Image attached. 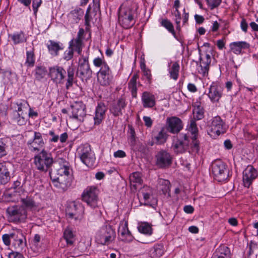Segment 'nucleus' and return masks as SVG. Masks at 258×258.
I'll return each mask as SVG.
<instances>
[{
    "label": "nucleus",
    "mask_w": 258,
    "mask_h": 258,
    "mask_svg": "<svg viewBox=\"0 0 258 258\" xmlns=\"http://www.w3.org/2000/svg\"><path fill=\"white\" fill-rule=\"evenodd\" d=\"M74 51L69 46L68 50L64 52L63 58L65 60H69L72 59L74 55Z\"/></svg>",
    "instance_id": "53"
},
{
    "label": "nucleus",
    "mask_w": 258,
    "mask_h": 258,
    "mask_svg": "<svg viewBox=\"0 0 258 258\" xmlns=\"http://www.w3.org/2000/svg\"><path fill=\"white\" fill-rule=\"evenodd\" d=\"M47 47L49 53L53 56L58 55V51L62 50L63 45L60 42L49 40L47 44Z\"/></svg>",
    "instance_id": "29"
},
{
    "label": "nucleus",
    "mask_w": 258,
    "mask_h": 258,
    "mask_svg": "<svg viewBox=\"0 0 258 258\" xmlns=\"http://www.w3.org/2000/svg\"><path fill=\"white\" fill-rule=\"evenodd\" d=\"M166 128L172 134L178 133L183 128L182 120L176 116L167 117L166 121Z\"/></svg>",
    "instance_id": "15"
},
{
    "label": "nucleus",
    "mask_w": 258,
    "mask_h": 258,
    "mask_svg": "<svg viewBox=\"0 0 258 258\" xmlns=\"http://www.w3.org/2000/svg\"><path fill=\"white\" fill-rule=\"evenodd\" d=\"M139 76L138 74H135L131 78L128 83V88L132 92L133 96L135 97L137 93V83Z\"/></svg>",
    "instance_id": "38"
},
{
    "label": "nucleus",
    "mask_w": 258,
    "mask_h": 258,
    "mask_svg": "<svg viewBox=\"0 0 258 258\" xmlns=\"http://www.w3.org/2000/svg\"><path fill=\"white\" fill-rule=\"evenodd\" d=\"M116 232L114 229L109 225L102 226L95 236L96 242L102 245H108L115 240Z\"/></svg>",
    "instance_id": "3"
},
{
    "label": "nucleus",
    "mask_w": 258,
    "mask_h": 258,
    "mask_svg": "<svg viewBox=\"0 0 258 258\" xmlns=\"http://www.w3.org/2000/svg\"><path fill=\"white\" fill-rule=\"evenodd\" d=\"M10 180V173L6 163H0V183L5 184Z\"/></svg>",
    "instance_id": "32"
},
{
    "label": "nucleus",
    "mask_w": 258,
    "mask_h": 258,
    "mask_svg": "<svg viewBox=\"0 0 258 258\" xmlns=\"http://www.w3.org/2000/svg\"><path fill=\"white\" fill-rule=\"evenodd\" d=\"M85 36V31L83 28H80L76 38L73 39L69 42V46L74 51L81 55L82 49L84 46L83 39Z\"/></svg>",
    "instance_id": "14"
},
{
    "label": "nucleus",
    "mask_w": 258,
    "mask_h": 258,
    "mask_svg": "<svg viewBox=\"0 0 258 258\" xmlns=\"http://www.w3.org/2000/svg\"><path fill=\"white\" fill-rule=\"evenodd\" d=\"M46 74V72L44 68L38 67L35 71V77L38 80H40L43 78Z\"/></svg>",
    "instance_id": "49"
},
{
    "label": "nucleus",
    "mask_w": 258,
    "mask_h": 258,
    "mask_svg": "<svg viewBox=\"0 0 258 258\" xmlns=\"http://www.w3.org/2000/svg\"><path fill=\"white\" fill-rule=\"evenodd\" d=\"M44 142L41 134L39 132H35L33 139L30 140L27 143L29 149L34 152H38L43 149Z\"/></svg>",
    "instance_id": "17"
},
{
    "label": "nucleus",
    "mask_w": 258,
    "mask_h": 258,
    "mask_svg": "<svg viewBox=\"0 0 258 258\" xmlns=\"http://www.w3.org/2000/svg\"><path fill=\"white\" fill-rule=\"evenodd\" d=\"M84 209L81 204L75 202L70 204L67 210L68 217L75 220H81L84 215Z\"/></svg>",
    "instance_id": "12"
},
{
    "label": "nucleus",
    "mask_w": 258,
    "mask_h": 258,
    "mask_svg": "<svg viewBox=\"0 0 258 258\" xmlns=\"http://www.w3.org/2000/svg\"><path fill=\"white\" fill-rule=\"evenodd\" d=\"M240 28L241 30L245 33L247 32L248 28V24L245 19L243 18L240 22Z\"/></svg>",
    "instance_id": "60"
},
{
    "label": "nucleus",
    "mask_w": 258,
    "mask_h": 258,
    "mask_svg": "<svg viewBox=\"0 0 258 258\" xmlns=\"http://www.w3.org/2000/svg\"><path fill=\"white\" fill-rule=\"evenodd\" d=\"M78 155L82 162L87 167L94 166L96 160L95 155L89 145H81L78 149Z\"/></svg>",
    "instance_id": "6"
},
{
    "label": "nucleus",
    "mask_w": 258,
    "mask_h": 258,
    "mask_svg": "<svg viewBox=\"0 0 258 258\" xmlns=\"http://www.w3.org/2000/svg\"><path fill=\"white\" fill-rule=\"evenodd\" d=\"M212 171L216 180L221 182L228 176V171L226 165L220 160L214 161L212 164Z\"/></svg>",
    "instance_id": "9"
},
{
    "label": "nucleus",
    "mask_w": 258,
    "mask_h": 258,
    "mask_svg": "<svg viewBox=\"0 0 258 258\" xmlns=\"http://www.w3.org/2000/svg\"><path fill=\"white\" fill-rule=\"evenodd\" d=\"M53 162L51 155L44 149L34 156V163L37 169L40 171H47Z\"/></svg>",
    "instance_id": "5"
},
{
    "label": "nucleus",
    "mask_w": 258,
    "mask_h": 258,
    "mask_svg": "<svg viewBox=\"0 0 258 258\" xmlns=\"http://www.w3.org/2000/svg\"><path fill=\"white\" fill-rule=\"evenodd\" d=\"M226 128L224 121L219 116L214 117L208 125V134L216 138L226 132Z\"/></svg>",
    "instance_id": "7"
},
{
    "label": "nucleus",
    "mask_w": 258,
    "mask_h": 258,
    "mask_svg": "<svg viewBox=\"0 0 258 258\" xmlns=\"http://www.w3.org/2000/svg\"><path fill=\"white\" fill-rule=\"evenodd\" d=\"M223 88L217 83H213L209 88L207 95L213 103L218 102L223 95Z\"/></svg>",
    "instance_id": "18"
},
{
    "label": "nucleus",
    "mask_w": 258,
    "mask_h": 258,
    "mask_svg": "<svg viewBox=\"0 0 258 258\" xmlns=\"http://www.w3.org/2000/svg\"><path fill=\"white\" fill-rule=\"evenodd\" d=\"M188 130L191 133L192 136L189 137V139L192 141L193 146L191 144V147L196 152H198L199 150V142L197 140V134L198 132V130L197 126L196 123L194 120L190 121L189 125L188 126Z\"/></svg>",
    "instance_id": "24"
},
{
    "label": "nucleus",
    "mask_w": 258,
    "mask_h": 258,
    "mask_svg": "<svg viewBox=\"0 0 258 258\" xmlns=\"http://www.w3.org/2000/svg\"><path fill=\"white\" fill-rule=\"evenodd\" d=\"M138 9V4L132 1H126L121 5L118 12V21L122 27L128 29L135 25Z\"/></svg>",
    "instance_id": "2"
},
{
    "label": "nucleus",
    "mask_w": 258,
    "mask_h": 258,
    "mask_svg": "<svg viewBox=\"0 0 258 258\" xmlns=\"http://www.w3.org/2000/svg\"><path fill=\"white\" fill-rule=\"evenodd\" d=\"M83 14V10L80 8H77L70 12L68 15V18L71 23H77L81 20Z\"/></svg>",
    "instance_id": "30"
},
{
    "label": "nucleus",
    "mask_w": 258,
    "mask_h": 258,
    "mask_svg": "<svg viewBox=\"0 0 258 258\" xmlns=\"http://www.w3.org/2000/svg\"><path fill=\"white\" fill-rule=\"evenodd\" d=\"M107 110L106 107L103 103H99L95 109L94 116V124L98 125L101 123L105 117V112Z\"/></svg>",
    "instance_id": "23"
},
{
    "label": "nucleus",
    "mask_w": 258,
    "mask_h": 258,
    "mask_svg": "<svg viewBox=\"0 0 258 258\" xmlns=\"http://www.w3.org/2000/svg\"><path fill=\"white\" fill-rule=\"evenodd\" d=\"M142 195L145 205H150L152 203L156 202V201L153 198L152 191L150 187L144 186L142 191Z\"/></svg>",
    "instance_id": "33"
},
{
    "label": "nucleus",
    "mask_w": 258,
    "mask_h": 258,
    "mask_svg": "<svg viewBox=\"0 0 258 258\" xmlns=\"http://www.w3.org/2000/svg\"><path fill=\"white\" fill-rule=\"evenodd\" d=\"M63 237L66 239L67 244L72 245L74 241V234L70 229H66L63 233Z\"/></svg>",
    "instance_id": "45"
},
{
    "label": "nucleus",
    "mask_w": 258,
    "mask_h": 258,
    "mask_svg": "<svg viewBox=\"0 0 258 258\" xmlns=\"http://www.w3.org/2000/svg\"><path fill=\"white\" fill-rule=\"evenodd\" d=\"M49 135L52 137V138L50 140L51 142H57L59 140V136L55 134L53 130L49 131Z\"/></svg>",
    "instance_id": "61"
},
{
    "label": "nucleus",
    "mask_w": 258,
    "mask_h": 258,
    "mask_svg": "<svg viewBox=\"0 0 258 258\" xmlns=\"http://www.w3.org/2000/svg\"><path fill=\"white\" fill-rule=\"evenodd\" d=\"M193 116L195 120H200L204 117V110L200 106L195 107L193 110Z\"/></svg>",
    "instance_id": "46"
},
{
    "label": "nucleus",
    "mask_w": 258,
    "mask_h": 258,
    "mask_svg": "<svg viewBox=\"0 0 258 258\" xmlns=\"http://www.w3.org/2000/svg\"><path fill=\"white\" fill-rule=\"evenodd\" d=\"M115 158H124L126 156V153L122 150H118L113 153Z\"/></svg>",
    "instance_id": "59"
},
{
    "label": "nucleus",
    "mask_w": 258,
    "mask_h": 258,
    "mask_svg": "<svg viewBox=\"0 0 258 258\" xmlns=\"http://www.w3.org/2000/svg\"><path fill=\"white\" fill-rule=\"evenodd\" d=\"M85 25L89 28L90 26V23L91 20V18L90 16V10L89 9H88L86 11L85 16Z\"/></svg>",
    "instance_id": "57"
},
{
    "label": "nucleus",
    "mask_w": 258,
    "mask_h": 258,
    "mask_svg": "<svg viewBox=\"0 0 258 258\" xmlns=\"http://www.w3.org/2000/svg\"><path fill=\"white\" fill-rule=\"evenodd\" d=\"M97 81L103 86H107L110 84L113 76L110 68L104 70H99L97 73Z\"/></svg>",
    "instance_id": "20"
},
{
    "label": "nucleus",
    "mask_w": 258,
    "mask_h": 258,
    "mask_svg": "<svg viewBox=\"0 0 258 258\" xmlns=\"http://www.w3.org/2000/svg\"><path fill=\"white\" fill-rule=\"evenodd\" d=\"M164 252V249L163 244H159L155 245L152 251L151 252V255L153 257H161L163 255Z\"/></svg>",
    "instance_id": "40"
},
{
    "label": "nucleus",
    "mask_w": 258,
    "mask_h": 258,
    "mask_svg": "<svg viewBox=\"0 0 258 258\" xmlns=\"http://www.w3.org/2000/svg\"><path fill=\"white\" fill-rule=\"evenodd\" d=\"M99 194V189L96 186H88L82 194V200L91 208L95 209L98 206Z\"/></svg>",
    "instance_id": "4"
},
{
    "label": "nucleus",
    "mask_w": 258,
    "mask_h": 258,
    "mask_svg": "<svg viewBox=\"0 0 258 258\" xmlns=\"http://www.w3.org/2000/svg\"><path fill=\"white\" fill-rule=\"evenodd\" d=\"M16 187H14L9 189L4 193L5 200L7 202H13L16 197Z\"/></svg>",
    "instance_id": "43"
},
{
    "label": "nucleus",
    "mask_w": 258,
    "mask_h": 258,
    "mask_svg": "<svg viewBox=\"0 0 258 258\" xmlns=\"http://www.w3.org/2000/svg\"><path fill=\"white\" fill-rule=\"evenodd\" d=\"M72 118L79 121H84L86 115V106L82 101H75L71 106Z\"/></svg>",
    "instance_id": "11"
},
{
    "label": "nucleus",
    "mask_w": 258,
    "mask_h": 258,
    "mask_svg": "<svg viewBox=\"0 0 258 258\" xmlns=\"http://www.w3.org/2000/svg\"><path fill=\"white\" fill-rule=\"evenodd\" d=\"M93 65L96 68H100L99 70H104L109 68V66L104 59V57H95L93 60Z\"/></svg>",
    "instance_id": "36"
},
{
    "label": "nucleus",
    "mask_w": 258,
    "mask_h": 258,
    "mask_svg": "<svg viewBox=\"0 0 258 258\" xmlns=\"http://www.w3.org/2000/svg\"><path fill=\"white\" fill-rule=\"evenodd\" d=\"M14 236V233H11V234H5L3 235L2 239L3 240L4 243L6 245H9L10 244L11 241L10 239L11 238H13Z\"/></svg>",
    "instance_id": "52"
},
{
    "label": "nucleus",
    "mask_w": 258,
    "mask_h": 258,
    "mask_svg": "<svg viewBox=\"0 0 258 258\" xmlns=\"http://www.w3.org/2000/svg\"><path fill=\"white\" fill-rule=\"evenodd\" d=\"M41 3V0H33L32 7L35 13L37 12L38 9L40 6Z\"/></svg>",
    "instance_id": "58"
},
{
    "label": "nucleus",
    "mask_w": 258,
    "mask_h": 258,
    "mask_svg": "<svg viewBox=\"0 0 258 258\" xmlns=\"http://www.w3.org/2000/svg\"><path fill=\"white\" fill-rule=\"evenodd\" d=\"M143 120L145 122V125L148 127H150L153 124V121L150 117L144 116L143 117Z\"/></svg>",
    "instance_id": "62"
},
{
    "label": "nucleus",
    "mask_w": 258,
    "mask_h": 258,
    "mask_svg": "<svg viewBox=\"0 0 258 258\" xmlns=\"http://www.w3.org/2000/svg\"><path fill=\"white\" fill-rule=\"evenodd\" d=\"M170 183L169 180L164 179H159L156 186L157 189L159 191H162L164 195H169L170 189Z\"/></svg>",
    "instance_id": "31"
},
{
    "label": "nucleus",
    "mask_w": 258,
    "mask_h": 258,
    "mask_svg": "<svg viewBox=\"0 0 258 258\" xmlns=\"http://www.w3.org/2000/svg\"><path fill=\"white\" fill-rule=\"evenodd\" d=\"M179 69L180 66L177 61L171 62L169 65L168 69L170 78L174 80H177L179 76Z\"/></svg>",
    "instance_id": "35"
},
{
    "label": "nucleus",
    "mask_w": 258,
    "mask_h": 258,
    "mask_svg": "<svg viewBox=\"0 0 258 258\" xmlns=\"http://www.w3.org/2000/svg\"><path fill=\"white\" fill-rule=\"evenodd\" d=\"M172 162L170 154L165 151H160L156 155V164L160 168L169 166Z\"/></svg>",
    "instance_id": "19"
},
{
    "label": "nucleus",
    "mask_w": 258,
    "mask_h": 258,
    "mask_svg": "<svg viewBox=\"0 0 258 258\" xmlns=\"http://www.w3.org/2000/svg\"><path fill=\"white\" fill-rule=\"evenodd\" d=\"M216 252L219 253L218 258H225L230 256V251L229 248L224 245L220 246L217 250Z\"/></svg>",
    "instance_id": "42"
},
{
    "label": "nucleus",
    "mask_w": 258,
    "mask_h": 258,
    "mask_svg": "<svg viewBox=\"0 0 258 258\" xmlns=\"http://www.w3.org/2000/svg\"><path fill=\"white\" fill-rule=\"evenodd\" d=\"M7 155L5 144L0 140V158Z\"/></svg>",
    "instance_id": "55"
},
{
    "label": "nucleus",
    "mask_w": 258,
    "mask_h": 258,
    "mask_svg": "<svg viewBox=\"0 0 258 258\" xmlns=\"http://www.w3.org/2000/svg\"><path fill=\"white\" fill-rule=\"evenodd\" d=\"M141 69L143 72V78L144 80H146L148 83H151L152 80V75L150 70L147 69L144 64L141 66Z\"/></svg>",
    "instance_id": "48"
},
{
    "label": "nucleus",
    "mask_w": 258,
    "mask_h": 258,
    "mask_svg": "<svg viewBox=\"0 0 258 258\" xmlns=\"http://www.w3.org/2000/svg\"><path fill=\"white\" fill-rule=\"evenodd\" d=\"M27 108L26 107H24L22 106V104H20V107H18V111L19 112L18 115L20 116H22V118L23 119H24L25 116L26 115L27 112H26Z\"/></svg>",
    "instance_id": "54"
},
{
    "label": "nucleus",
    "mask_w": 258,
    "mask_h": 258,
    "mask_svg": "<svg viewBox=\"0 0 258 258\" xmlns=\"http://www.w3.org/2000/svg\"><path fill=\"white\" fill-rule=\"evenodd\" d=\"M125 100L120 97L115 100L110 105V111L114 116H118L122 114V110L126 106Z\"/></svg>",
    "instance_id": "22"
},
{
    "label": "nucleus",
    "mask_w": 258,
    "mask_h": 258,
    "mask_svg": "<svg viewBox=\"0 0 258 258\" xmlns=\"http://www.w3.org/2000/svg\"><path fill=\"white\" fill-rule=\"evenodd\" d=\"M183 210L186 213L191 214L194 211V208L190 205H187L184 206Z\"/></svg>",
    "instance_id": "63"
},
{
    "label": "nucleus",
    "mask_w": 258,
    "mask_h": 258,
    "mask_svg": "<svg viewBox=\"0 0 258 258\" xmlns=\"http://www.w3.org/2000/svg\"><path fill=\"white\" fill-rule=\"evenodd\" d=\"M175 22L176 24V30L179 32L181 30V27L180 26L181 17L178 10H175Z\"/></svg>",
    "instance_id": "50"
},
{
    "label": "nucleus",
    "mask_w": 258,
    "mask_h": 258,
    "mask_svg": "<svg viewBox=\"0 0 258 258\" xmlns=\"http://www.w3.org/2000/svg\"><path fill=\"white\" fill-rule=\"evenodd\" d=\"M21 201L23 204L26 207L31 208L35 206V203L34 201L30 198L27 197L26 199L23 198Z\"/></svg>",
    "instance_id": "51"
},
{
    "label": "nucleus",
    "mask_w": 258,
    "mask_h": 258,
    "mask_svg": "<svg viewBox=\"0 0 258 258\" xmlns=\"http://www.w3.org/2000/svg\"><path fill=\"white\" fill-rule=\"evenodd\" d=\"M257 175V170L252 165H248L243 171V185L246 187H249Z\"/></svg>",
    "instance_id": "16"
},
{
    "label": "nucleus",
    "mask_w": 258,
    "mask_h": 258,
    "mask_svg": "<svg viewBox=\"0 0 258 258\" xmlns=\"http://www.w3.org/2000/svg\"><path fill=\"white\" fill-rule=\"evenodd\" d=\"M249 44L246 41L233 42L229 44L230 50L236 55L242 53V50L249 48Z\"/></svg>",
    "instance_id": "25"
},
{
    "label": "nucleus",
    "mask_w": 258,
    "mask_h": 258,
    "mask_svg": "<svg viewBox=\"0 0 258 258\" xmlns=\"http://www.w3.org/2000/svg\"><path fill=\"white\" fill-rule=\"evenodd\" d=\"M118 232L120 239L124 242L129 243L134 240V237L128 230L127 221L120 222Z\"/></svg>",
    "instance_id": "21"
},
{
    "label": "nucleus",
    "mask_w": 258,
    "mask_h": 258,
    "mask_svg": "<svg viewBox=\"0 0 258 258\" xmlns=\"http://www.w3.org/2000/svg\"><path fill=\"white\" fill-rule=\"evenodd\" d=\"M225 42L223 39H219L217 41V46L218 48L222 50L225 47Z\"/></svg>",
    "instance_id": "64"
},
{
    "label": "nucleus",
    "mask_w": 258,
    "mask_h": 258,
    "mask_svg": "<svg viewBox=\"0 0 258 258\" xmlns=\"http://www.w3.org/2000/svg\"><path fill=\"white\" fill-rule=\"evenodd\" d=\"M7 213L9 221L15 222L16 221V207L15 206L8 207Z\"/></svg>",
    "instance_id": "44"
},
{
    "label": "nucleus",
    "mask_w": 258,
    "mask_h": 258,
    "mask_svg": "<svg viewBox=\"0 0 258 258\" xmlns=\"http://www.w3.org/2000/svg\"><path fill=\"white\" fill-rule=\"evenodd\" d=\"M130 186L132 189L137 190L141 187L143 183L141 174L139 172L133 173L130 176Z\"/></svg>",
    "instance_id": "27"
},
{
    "label": "nucleus",
    "mask_w": 258,
    "mask_h": 258,
    "mask_svg": "<svg viewBox=\"0 0 258 258\" xmlns=\"http://www.w3.org/2000/svg\"><path fill=\"white\" fill-rule=\"evenodd\" d=\"M35 61V58L33 50L27 51L25 64L28 67H32L34 66Z\"/></svg>",
    "instance_id": "41"
},
{
    "label": "nucleus",
    "mask_w": 258,
    "mask_h": 258,
    "mask_svg": "<svg viewBox=\"0 0 258 258\" xmlns=\"http://www.w3.org/2000/svg\"><path fill=\"white\" fill-rule=\"evenodd\" d=\"M142 101L143 106L145 108L153 107L155 105V98L154 95L148 92H144L143 93Z\"/></svg>",
    "instance_id": "28"
},
{
    "label": "nucleus",
    "mask_w": 258,
    "mask_h": 258,
    "mask_svg": "<svg viewBox=\"0 0 258 258\" xmlns=\"http://www.w3.org/2000/svg\"><path fill=\"white\" fill-rule=\"evenodd\" d=\"M191 144L193 146L192 141L189 139V137L184 135L180 139L173 141L171 148L176 153H182L189 148L192 152H196L191 148Z\"/></svg>",
    "instance_id": "10"
},
{
    "label": "nucleus",
    "mask_w": 258,
    "mask_h": 258,
    "mask_svg": "<svg viewBox=\"0 0 258 258\" xmlns=\"http://www.w3.org/2000/svg\"><path fill=\"white\" fill-rule=\"evenodd\" d=\"M211 61V56L209 54H207L204 56L201 57L200 62V69L199 70V72L203 76L207 75Z\"/></svg>",
    "instance_id": "26"
},
{
    "label": "nucleus",
    "mask_w": 258,
    "mask_h": 258,
    "mask_svg": "<svg viewBox=\"0 0 258 258\" xmlns=\"http://www.w3.org/2000/svg\"><path fill=\"white\" fill-rule=\"evenodd\" d=\"M17 244L21 246L22 248L26 247V240L25 237L21 234V237H20L18 240H17Z\"/></svg>",
    "instance_id": "56"
},
{
    "label": "nucleus",
    "mask_w": 258,
    "mask_h": 258,
    "mask_svg": "<svg viewBox=\"0 0 258 258\" xmlns=\"http://www.w3.org/2000/svg\"><path fill=\"white\" fill-rule=\"evenodd\" d=\"M75 69L73 65L70 66L67 69L68 79L66 83V88L67 89L72 87L74 79Z\"/></svg>",
    "instance_id": "39"
},
{
    "label": "nucleus",
    "mask_w": 258,
    "mask_h": 258,
    "mask_svg": "<svg viewBox=\"0 0 258 258\" xmlns=\"http://www.w3.org/2000/svg\"><path fill=\"white\" fill-rule=\"evenodd\" d=\"M77 71L82 80H87L92 77L93 72L89 62L88 56H81L79 58Z\"/></svg>",
    "instance_id": "8"
},
{
    "label": "nucleus",
    "mask_w": 258,
    "mask_h": 258,
    "mask_svg": "<svg viewBox=\"0 0 258 258\" xmlns=\"http://www.w3.org/2000/svg\"><path fill=\"white\" fill-rule=\"evenodd\" d=\"M138 229L140 233L147 235H151L153 233L152 225L147 222H139Z\"/></svg>",
    "instance_id": "34"
},
{
    "label": "nucleus",
    "mask_w": 258,
    "mask_h": 258,
    "mask_svg": "<svg viewBox=\"0 0 258 258\" xmlns=\"http://www.w3.org/2000/svg\"><path fill=\"white\" fill-rule=\"evenodd\" d=\"M161 26L172 34L174 38H176V32L174 29L173 24L167 19H162L160 20Z\"/></svg>",
    "instance_id": "37"
},
{
    "label": "nucleus",
    "mask_w": 258,
    "mask_h": 258,
    "mask_svg": "<svg viewBox=\"0 0 258 258\" xmlns=\"http://www.w3.org/2000/svg\"><path fill=\"white\" fill-rule=\"evenodd\" d=\"M55 172H49L50 178L55 186L65 190L70 185L69 163L62 159H59L55 163Z\"/></svg>",
    "instance_id": "1"
},
{
    "label": "nucleus",
    "mask_w": 258,
    "mask_h": 258,
    "mask_svg": "<svg viewBox=\"0 0 258 258\" xmlns=\"http://www.w3.org/2000/svg\"><path fill=\"white\" fill-rule=\"evenodd\" d=\"M66 74V70L58 66H55L49 69L48 75L53 83L57 85L63 83Z\"/></svg>",
    "instance_id": "13"
},
{
    "label": "nucleus",
    "mask_w": 258,
    "mask_h": 258,
    "mask_svg": "<svg viewBox=\"0 0 258 258\" xmlns=\"http://www.w3.org/2000/svg\"><path fill=\"white\" fill-rule=\"evenodd\" d=\"M167 138V134L165 132L164 128H162L159 133L158 135L156 136V139L157 142L159 144H161L165 143Z\"/></svg>",
    "instance_id": "47"
}]
</instances>
